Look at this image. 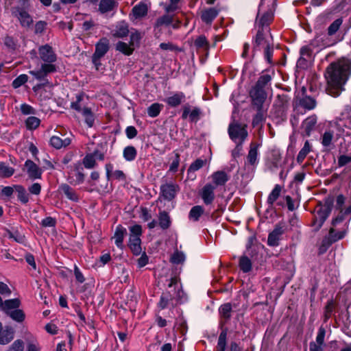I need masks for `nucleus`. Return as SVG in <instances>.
<instances>
[{
    "mask_svg": "<svg viewBox=\"0 0 351 351\" xmlns=\"http://www.w3.org/2000/svg\"><path fill=\"white\" fill-rule=\"evenodd\" d=\"M226 339H227V330H223L219 334L217 346V351H226Z\"/></svg>",
    "mask_w": 351,
    "mask_h": 351,
    "instance_id": "45",
    "label": "nucleus"
},
{
    "mask_svg": "<svg viewBox=\"0 0 351 351\" xmlns=\"http://www.w3.org/2000/svg\"><path fill=\"white\" fill-rule=\"evenodd\" d=\"M82 114L84 117L85 123L88 128H92L95 122V115L91 109L88 107H83Z\"/></svg>",
    "mask_w": 351,
    "mask_h": 351,
    "instance_id": "35",
    "label": "nucleus"
},
{
    "mask_svg": "<svg viewBox=\"0 0 351 351\" xmlns=\"http://www.w3.org/2000/svg\"><path fill=\"white\" fill-rule=\"evenodd\" d=\"M28 76L26 74H21L19 75L16 78H15L12 83V86L14 88H18L21 87L22 85L25 84L28 81Z\"/></svg>",
    "mask_w": 351,
    "mask_h": 351,
    "instance_id": "53",
    "label": "nucleus"
},
{
    "mask_svg": "<svg viewBox=\"0 0 351 351\" xmlns=\"http://www.w3.org/2000/svg\"><path fill=\"white\" fill-rule=\"evenodd\" d=\"M83 99V95H77L76 96V101L71 102V108L79 112L82 113V110L83 109L81 101Z\"/></svg>",
    "mask_w": 351,
    "mask_h": 351,
    "instance_id": "58",
    "label": "nucleus"
},
{
    "mask_svg": "<svg viewBox=\"0 0 351 351\" xmlns=\"http://www.w3.org/2000/svg\"><path fill=\"white\" fill-rule=\"evenodd\" d=\"M60 190L61 192H62L64 193V195L69 200H71L73 202H78V200H79V195H78V194L69 185H68L66 184H62L60 186Z\"/></svg>",
    "mask_w": 351,
    "mask_h": 351,
    "instance_id": "28",
    "label": "nucleus"
},
{
    "mask_svg": "<svg viewBox=\"0 0 351 351\" xmlns=\"http://www.w3.org/2000/svg\"><path fill=\"white\" fill-rule=\"evenodd\" d=\"M326 330L323 327L318 330L315 341H311L309 343V351H324V338Z\"/></svg>",
    "mask_w": 351,
    "mask_h": 351,
    "instance_id": "12",
    "label": "nucleus"
},
{
    "mask_svg": "<svg viewBox=\"0 0 351 351\" xmlns=\"http://www.w3.org/2000/svg\"><path fill=\"white\" fill-rule=\"evenodd\" d=\"M239 267L243 272H249L252 269V262L247 256H242L239 260Z\"/></svg>",
    "mask_w": 351,
    "mask_h": 351,
    "instance_id": "50",
    "label": "nucleus"
},
{
    "mask_svg": "<svg viewBox=\"0 0 351 351\" xmlns=\"http://www.w3.org/2000/svg\"><path fill=\"white\" fill-rule=\"evenodd\" d=\"M274 19V12L272 10H269L267 12H265L259 19L258 21H257V24L258 25L259 29L264 30L265 28L267 30V27L269 25V23L273 21Z\"/></svg>",
    "mask_w": 351,
    "mask_h": 351,
    "instance_id": "25",
    "label": "nucleus"
},
{
    "mask_svg": "<svg viewBox=\"0 0 351 351\" xmlns=\"http://www.w3.org/2000/svg\"><path fill=\"white\" fill-rule=\"evenodd\" d=\"M20 109L22 114L25 115L35 114L36 112V110L32 106L27 104H21Z\"/></svg>",
    "mask_w": 351,
    "mask_h": 351,
    "instance_id": "61",
    "label": "nucleus"
},
{
    "mask_svg": "<svg viewBox=\"0 0 351 351\" xmlns=\"http://www.w3.org/2000/svg\"><path fill=\"white\" fill-rule=\"evenodd\" d=\"M298 104L306 110H313L316 106L315 100L308 96H305L299 99Z\"/></svg>",
    "mask_w": 351,
    "mask_h": 351,
    "instance_id": "39",
    "label": "nucleus"
},
{
    "mask_svg": "<svg viewBox=\"0 0 351 351\" xmlns=\"http://www.w3.org/2000/svg\"><path fill=\"white\" fill-rule=\"evenodd\" d=\"M14 173V169L12 167L4 162L0 163V176L4 178H9Z\"/></svg>",
    "mask_w": 351,
    "mask_h": 351,
    "instance_id": "48",
    "label": "nucleus"
},
{
    "mask_svg": "<svg viewBox=\"0 0 351 351\" xmlns=\"http://www.w3.org/2000/svg\"><path fill=\"white\" fill-rule=\"evenodd\" d=\"M257 112L253 118L252 124L254 126L258 125L262 123L265 119V112L263 108V106L260 108H256Z\"/></svg>",
    "mask_w": 351,
    "mask_h": 351,
    "instance_id": "52",
    "label": "nucleus"
},
{
    "mask_svg": "<svg viewBox=\"0 0 351 351\" xmlns=\"http://www.w3.org/2000/svg\"><path fill=\"white\" fill-rule=\"evenodd\" d=\"M317 116L313 114L307 117L302 123V129L307 136H309L312 131L315 129L317 123Z\"/></svg>",
    "mask_w": 351,
    "mask_h": 351,
    "instance_id": "24",
    "label": "nucleus"
},
{
    "mask_svg": "<svg viewBox=\"0 0 351 351\" xmlns=\"http://www.w3.org/2000/svg\"><path fill=\"white\" fill-rule=\"evenodd\" d=\"M109 49V41L106 38H101L95 45V51L93 56V62L97 66L99 61Z\"/></svg>",
    "mask_w": 351,
    "mask_h": 351,
    "instance_id": "9",
    "label": "nucleus"
},
{
    "mask_svg": "<svg viewBox=\"0 0 351 351\" xmlns=\"http://www.w3.org/2000/svg\"><path fill=\"white\" fill-rule=\"evenodd\" d=\"M23 342L21 340H16L8 351H23Z\"/></svg>",
    "mask_w": 351,
    "mask_h": 351,
    "instance_id": "64",
    "label": "nucleus"
},
{
    "mask_svg": "<svg viewBox=\"0 0 351 351\" xmlns=\"http://www.w3.org/2000/svg\"><path fill=\"white\" fill-rule=\"evenodd\" d=\"M82 163L84 167L86 169H93L97 165L95 156L94 155H92V154L86 155L85 157L83 158Z\"/></svg>",
    "mask_w": 351,
    "mask_h": 351,
    "instance_id": "51",
    "label": "nucleus"
},
{
    "mask_svg": "<svg viewBox=\"0 0 351 351\" xmlns=\"http://www.w3.org/2000/svg\"><path fill=\"white\" fill-rule=\"evenodd\" d=\"M162 107V104L158 103L152 104L147 108V114L149 117L152 118L157 117L160 114Z\"/></svg>",
    "mask_w": 351,
    "mask_h": 351,
    "instance_id": "47",
    "label": "nucleus"
},
{
    "mask_svg": "<svg viewBox=\"0 0 351 351\" xmlns=\"http://www.w3.org/2000/svg\"><path fill=\"white\" fill-rule=\"evenodd\" d=\"M312 150V146L308 142V141H306L303 147L299 152L297 156V162L299 164H302L305 158Z\"/></svg>",
    "mask_w": 351,
    "mask_h": 351,
    "instance_id": "36",
    "label": "nucleus"
},
{
    "mask_svg": "<svg viewBox=\"0 0 351 351\" xmlns=\"http://www.w3.org/2000/svg\"><path fill=\"white\" fill-rule=\"evenodd\" d=\"M137 156V151L134 146L125 147L123 151V156L126 161L131 162L135 160Z\"/></svg>",
    "mask_w": 351,
    "mask_h": 351,
    "instance_id": "38",
    "label": "nucleus"
},
{
    "mask_svg": "<svg viewBox=\"0 0 351 351\" xmlns=\"http://www.w3.org/2000/svg\"><path fill=\"white\" fill-rule=\"evenodd\" d=\"M15 16L20 21L22 27H29L32 25L33 19L27 11L22 9H19L16 11Z\"/></svg>",
    "mask_w": 351,
    "mask_h": 351,
    "instance_id": "22",
    "label": "nucleus"
},
{
    "mask_svg": "<svg viewBox=\"0 0 351 351\" xmlns=\"http://www.w3.org/2000/svg\"><path fill=\"white\" fill-rule=\"evenodd\" d=\"M330 208L328 206H323L320 208L315 216L312 226L314 227L315 231L319 230L330 213Z\"/></svg>",
    "mask_w": 351,
    "mask_h": 351,
    "instance_id": "11",
    "label": "nucleus"
},
{
    "mask_svg": "<svg viewBox=\"0 0 351 351\" xmlns=\"http://www.w3.org/2000/svg\"><path fill=\"white\" fill-rule=\"evenodd\" d=\"M172 21H173L172 16L165 14L157 19L156 25L157 26H161L163 25H170L172 23Z\"/></svg>",
    "mask_w": 351,
    "mask_h": 351,
    "instance_id": "60",
    "label": "nucleus"
},
{
    "mask_svg": "<svg viewBox=\"0 0 351 351\" xmlns=\"http://www.w3.org/2000/svg\"><path fill=\"white\" fill-rule=\"evenodd\" d=\"M14 338V330L12 328H6L2 330V324L0 322V343L7 344Z\"/></svg>",
    "mask_w": 351,
    "mask_h": 351,
    "instance_id": "29",
    "label": "nucleus"
},
{
    "mask_svg": "<svg viewBox=\"0 0 351 351\" xmlns=\"http://www.w3.org/2000/svg\"><path fill=\"white\" fill-rule=\"evenodd\" d=\"M142 234V228L140 225L136 224L130 228L129 247L134 255H139L141 253V240L140 237Z\"/></svg>",
    "mask_w": 351,
    "mask_h": 351,
    "instance_id": "6",
    "label": "nucleus"
},
{
    "mask_svg": "<svg viewBox=\"0 0 351 351\" xmlns=\"http://www.w3.org/2000/svg\"><path fill=\"white\" fill-rule=\"evenodd\" d=\"M67 172V180L74 186L82 184L84 180V168L80 162L71 165Z\"/></svg>",
    "mask_w": 351,
    "mask_h": 351,
    "instance_id": "7",
    "label": "nucleus"
},
{
    "mask_svg": "<svg viewBox=\"0 0 351 351\" xmlns=\"http://www.w3.org/2000/svg\"><path fill=\"white\" fill-rule=\"evenodd\" d=\"M232 306L230 303H226L219 308V313L223 319L228 320L231 317Z\"/></svg>",
    "mask_w": 351,
    "mask_h": 351,
    "instance_id": "49",
    "label": "nucleus"
},
{
    "mask_svg": "<svg viewBox=\"0 0 351 351\" xmlns=\"http://www.w3.org/2000/svg\"><path fill=\"white\" fill-rule=\"evenodd\" d=\"M215 187L211 184H206L200 191V196L206 205L211 204L215 199Z\"/></svg>",
    "mask_w": 351,
    "mask_h": 351,
    "instance_id": "15",
    "label": "nucleus"
},
{
    "mask_svg": "<svg viewBox=\"0 0 351 351\" xmlns=\"http://www.w3.org/2000/svg\"><path fill=\"white\" fill-rule=\"evenodd\" d=\"M130 43L128 45L125 43L119 41L116 45V49L125 55L130 56L132 53L134 48L132 47Z\"/></svg>",
    "mask_w": 351,
    "mask_h": 351,
    "instance_id": "43",
    "label": "nucleus"
},
{
    "mask_svg": "<svg viewBox=\"0 0 351 351\" xmlns=\"http://www.w3.org/2000/svg\"><path fill=\"white\" fill-rule=\"evenodd\" d=\"M282 187L279 184L275 185L274 188L271 191V192L269 193L267 202V204L271 206H273L274 203L278 199V198L280 195Z\"/></svg>",
    "mask_w": 351,
    "mask_h": 351,
    "instance_id": "40",
    "label": "nucleus"
},
{
    "mask_svg": "<svg viewBox=\"0 0 351 351\" xmlns=\"http://www.w3.org/2000/svg\"><path fill=\"white\" fill-rule=\"evenodd\" d=\"M258 145L252 143L250 149L247 154V160L249 164L254 165L258 162Z\"/></svg>",
    "mask_w": 351,
    "mask_h": 351,
    "instance_id": "34",
    "label": "nucleus"
},
{
    "mask_svg": "<svg viewBox=\"0 0 351 351\" xmlns=\"http://www.w3.org/2000/svg\"><path fill=\"white\" fill-rule=\"evenodd\" d=\"M178 190V186L174 183H167L162 184L160 186L161 195L164 199L169 201L175 197Z\"/></svg>",
    "mask_w": 351,
    "mask_h": 351,
    "instance_id": "14",
    "label": "nucleus"
},
{
    "mask_svg": "<svg viewBox=\"0 0 351 351\" xmlns=\"http://www.w3.org/2000/svg\"><path fill=\"white\" fill-rule=\"evenodd\" d=\"M284 233V229L282 226H276L274 230L269 234L267 239V243L269 246H277L279 244V241L281 236Z\"/></svg>",
    "mask_w": 351,
    "mask_h": 351,
    "instance_id": "20",
    "label": "nucleus"
},
{
    "mask_svg": "<svg viewBox=\"0 0 351 351\" xmlns=\"http://www.w3.org/2000/svg\"><path fill=\"white\" fill-rule=\"evenodd\" d=\"M129 28L128 25L125 21L119 22L115 29L112 31V35L117 38H123L128 35Z\"/></svg>",
    "mask_w": 351,
    "mask_h": 351,
    "instance_id": "26",
    "label": "nucleus"
},
{
    "mask_svg": "<svg viewBox=\"0 0 351 351\" xmlns=\"http://www.w3.org/2000/svg\"><path fill=\"white\" fill-rule=\"evenodd\" d=\"M25 126L27 130H36L40 124V120L38 117L32 116L25 120Z\"/></svg>",
    "mask_w": 351,
    "mask_h": 351,
    "instance_id": "46",
    "label": "nucleus"
},
{
    "mask_svg": "<svg viewBox=\"0 0 351 351\" xmlns=\"http://www.w3.org/2000/svg\"><path fill=\"white\" fill-rule=\"evenodd\" d=\"M106 175L108 180H117L119 181H125L126 176L121 170L113 171V165L107 163L105 165Z\"/></svg>",
    "mask_w": 351,
    "mask_h": 351,
    "instance_id": "16",
    "label": "nucleus"
},
{
    "mask_svg": "<svg viewBox=\"0 0 351 351\" xmlns=\"http://www.w3.org/2000/svg\"><path fill=\"white\" fill-rule=\"evenodd\" d=\"M117 6L114 0H101L99 5V10L101 13L105 14L112 11Z\"/></svg>",
    "mask_w": 351,
    "mask_h": 351,
    "instance_id": "33",
    "label": "nucleus"
},
{
    "mask_svg": "<svg viewBox=\"0 0 351 351\" xmlns=\"http://www.w3.org/2000/svg\"><path fill=\"white\" fill-rule=\"evenodd\" d=\"M158 224L162 230L168 229L171 224L169 215L165 210L160 211L158 215Z\"/></svg>",
    "mask_w": 351,
    "mask_h": 351,
    "instance_id": "32",
    "label": "nucleus"
},
{
    "mask_svg": "<svg viewBox=\"0 0 351 351\" xmlns=\"http://www.w3.org/2000/svg\"><path fill=\"white\" fill-rule=\"evenodd\" d=\"M14 187L17 193V197L19 200L23 204L27 203L29 201V195L27 193L25 189L21 185H14Z\"/></svg>",
    "mask_w": 351,
    "mask_h": 351,
    "instance_id": "41",
    "label": "nucleus"
},
{
    "mask_svg": "<svg viewBox=\"0 0 351 351\" xmlns=\"http://www.w3.org/2000/svg\"><path fill=\"white\" fill-rule=\"evenodd\" d=\"M25 167L31 179L35 180L41 178L42 169L33 161L27 160L25 162Z\"/></svg>",
    "mask_w": 351,
    "mask_h": 351,
    "instance_id": "19",
    "label": "nucleus"
},
{
    "mask_svg": "<svg viewBox=\"0 0 351 351\" xmlns=\"http://www.w3.org/2000/svg\"><path fill=\"white\" fill-rule=\"evenodd\" d=\"M221 8L218 7L204 8L201 11L200 17L206 24H211L218 16Z\"/></svg>",
    "mask_w": 351,
    "mask_h": 351,
    "instance_id": "13",
    "label": "nucleus"
},
{
    "mask_svg": "<svg viewBox=\"0 0 351 351\" xmlns=\"http://www.w3.org/2000/svg\"><path fill=\"white\" fill-rule=\"evenodd\" d=\"M147 6L144 3H139L132 8V13L136 19L141 18L147 13Z\"/></svg>",
    "mask_w": 351,
    "mask_h": 351,
    "instance_id": "37",
    "label": "nucleus"
},
{
    "mask_svg": "<svg viewBox=\"0 0 351 351\" xmlns=\"http://www.w3.org/2000/svg\"><path fill=\"white\" fill-rule=\"evenodd\" d=\"M313 45V43H312L308 45L303 46L300 49V58L298 61V64H302L304 62L311 60L312 59Z\"/></svg>",
    "mask_w": 351,
    "mask_h": 351,
    "instance_id": "27",
    "label": "nucleus"
},
{
    "mask_svg": "<svg viewBox=\"0 0 351 351\" xmlns=\"http://www.w3.org/2000/svg\"><path fill=\"white\" fill-rule=\"evenodd\" d=\"M265 58L269 64L272 63V57L274 53V43L272 45L267 44V47L263 48Z\"/></svg>",
    "mask_w": 351,
    "mask_h": 351,
    "instance_id": "56",
    "label": "nucleus"
},
{
    "mask_svg": "<svg viewBox=\"0 0 351 351\" xmlns=\"http://www.w3.org/2000/svg\"><path fill=\"white\" fill-rule=\"evenodd\" d=\"M205 164V160L197 159L189 167V171H196L201 169Z\"/></svg>",
    "mask_w": 351,
    "mask_h": 351,
    "instance_id": "62",
    "label": "nucleus"
},
{
    "mask_svg": "<svg viewBox=\"0 0 351 351\" xmlns=\"http://www.w3.org/2000/svg\"><path fill=\"white\" fill-rule=\"evenodd\" d=\"M185 258V254L182 252L176 250L172 254L171 257V261L173 264H180L184 262Z\"/></svg>",
    "mask_w": 351,
    "mask_h": 351,
    "instance_id": "54",
    "label": "nucleus"
},
{
    "mask_svg": "<svg viewBox=\"0 0 351 351\" xmlns=\"http://www.w3.org/2000/svg\"><path fill=\"white\" fill-rule=\"evenodd\" d=\"M40 58L44 62L40 69L30 71L29 74L38 80H44L49 73H55L57 71L56 66L53 64L57 60V56L53 49L49 45L40 46L38 48Z\"/></svg>",
    "mask_w": 351,
    "mask_h": 351,
    "instance_id": "3",
    "label": "nucleus"
},
{
    "mask_svg": "<svg viewBox=\"0 0 351 351\" xmlns=\"http://www.w3.org/2000/svg\"><path fill=\"white\" fill-rule=\"evenodd\" d=\"M351 126V118L348 112H343L337 121V127L342 130V133L346 135L350 134Z\"/></svg>",
    "mask_w": 351,
    "mask_h": 351,
    "instance_id": "18",
    "label": "nucleus"
},
{
    "mask_svg": "<svg viewBox=\"0 0 351 351\" xmlns=\"http://www.w3.org/2000/svg\"><path fill=\"white\" fill-rule=\"evenodd\" d=\"M332 138L333 133L330 131H326L322 136V144L324 147H328L331 144Z\"/></svg>",
    "mask_w": 351,
    "mask_h": 351,
    "instance_id": "57",
    "label": "nucleus"
},
{
    "mask_svg": "<svg viewBox=\"0 0 351 351\" xmlns=\"http://www.w3.org/2000/svg\"><path fill=\"white\" fill-rule=\"evenodd\" d=\"M350 69V62L345 60L331 63L327 67L324 77L327 83L326 91L328 95L335 97L344 90Z\"/></svg>",
    "mask_w": 351,
    "mask_h": 351,
    "instance_id": "1",
    "label": "nucleus"
},
{
    "mask_svg": "<svg viewBox=\"0 0 351 351\" xmlns=\"http://www.w3.org/2000/svg\"><path fill=\"white\" fill-rule=\"evenodd\" d=\"M71 141L69 138L62 139L58 136H53L50 138V145L56 149L66 147L71 144Z\"/></svg>",
    "mask_w": 351,
    "mask_h": 351,
    "instance_id": "31",
    "label": "nucleus"
},
{
    "mask_svg": "<svg viewBox=\"0 0 351 351\" xmlns=\"http://www.w3.org/2000/svg\"><path fill=\"white\" fill-rule=\"evenodd\" d=\"M267 32L268 34L265 35L264 30L258 29L254 40V49H261V48L263 49L266 47L267 44L272 45L273 39L271 34L269 33V29H268Z\"/></svg>",
    "mask_w": 351,
    "mask_h": 351,
    "instance_id": "10",
    "label": "nucleus"
},
{
    "mask_svg": "<svg viewBox=\"0 0 351 351\" xmlns=\"http://www.w3.org/2000/svg\"><path fill=\"white\" fill-rule=\"evenodd\" d=\"M7 315L9 316L12 320L19 323L23 322L25 318V315L23 311L19 309V308L10 311V313Z\"/></svg>",
    "mask_w": 351,
    "mask_h": 351,
    "instance_id": "42",
    "label": "nucleus"
},
{
    "mask_svg": "<svg viewBox=\"0 0 351 351\" xmlns=\"http://www.w3.org/2000/svg\"><path fill=\"white\" fill-rule=\"evenodd\" d=\"M174 283L175 280L171 279L169 285V288L173 287V293L171 291H168L162 293L158 304L160 308L165 309L166 308L174 307L178 303L182 302L181 294L183 293L179 288H176V287L174 286Z\"/></svg>",
    "mask_w": 351,
    "mask_h": 351,
    "instance_id": "5",
    "label": "nucleus"
},
{
    "mask_svg": "<svg viewBox=\"0 0 351 351\" xmlns=\"http://www.w3.org/2000/svg\"><path fill=\"white\" fill-rule=\"evenodd\" d=\"M228 134L232 141L240 145L243 143L247 136L245 127L238 123H232L229 125Z\"/></svg>",
    "mask_w": 351,
    "mask_h": 351,
    "instance_id": "8",
    "label": "nucleus"
},
{
    "mask_svg": "<svg viewBox=\"0 0 351 351\" xmlns=\"http://www.w3.org/2000/svg\"><path fill=\"white\" fill-rule=\"evenodd\" d=\"M351 219V205L345 209L339 210L337 217L332 220V228L330 229L328 238L323 240V244L329 246L333 242L341 239L348 230Z\"/></svg>",
    "mask_w": 351,
    "mask_h": 351,
    "instance_id": "2",
    "label": "nucleus"
},
{
    "mask_svg": "<svg viewBox=\"0 0 351 351\" xmlns=\"http://www.w3.org/2000/svg\"><path fill=\"white\" fill-rule=\"evenodd\" d=\"M342 24V19H337L335 21H333L330 25L328 28V34L329 36H332L335 34L338 29H339L340 26Z\"/></svg>",
    "mask_w": 351,
    "mask_h": 351,
    "instance_id": "55",
    "label": "nucleus"
},
{
    "mask_svg": "<svg viewBox=\"0 0 351 351\" xmlns=\"http://www.w3.org/2000/svg\"><path fill=\"white\" fill-rule=\"evenodd\" d=\"M185 99V94L183 92L177 91L171 93L170 96L165 99V101L169 106L176 108L184 102Z\"/></svg>",
    "mask_w": 351,
    "mask_h": 351,
    "instance_id": "17",
    "label": "nucleus"
},
{
    "mask_svg": "<svg viewBox=\"0 0 351 351\" xmlns=\"http://www.w3.org/2000/svg\"><path fill=\"white\" fill-rule=\"evenodd\" d=\"M211 178L215 186H223L230 180V176L223 171L214 172Z\"/></svg>",
    "mask_w": 351,
    "mask_h": 351,
    "instance_id": "23",
    "label": "nucleus"
},
{
    "mask_svg": "<svg viewBox=\"0 0 351 351\" xmlns=\"http://www.w3.org/2000/svg\"><path fill=\"white\" fill-rule=\"evenodd\" d=\"M20 304L21 302L19 299L7 300L4 302L1 300V302H0V308L6 315H8L10 311L19 308Z\"/></svg>",
    "mask_w": 351,
    "mask_h": 351,
    "instance_id": "21",
    "label": "nucleus"
},
{
    "mask_svg": "<svg viewBox=\"0 0 351 351\" xmlns=\"http://www.w3.org/2000/svg\"><path fill=\"white\" fill-rule=\"evenodd\" d=\"M195 45L197 48H208V43L204 36L197 37L195 40Z\"/></svg>",
    "mask_w": 351,
    "mask_h": 351,
    "instance_id": "59",
    "label": "nucleus"
},
{
    "mask_svg": "<svg viewBox=\"0 0 351 351\" xmlns=\"http://www.w3.org/2000/svg\"><path fill=\"white\" fill-rule=\"evenodd\" d=\"M47 23L43 21H39L35 24L34 32L36 34H40L44 32L47 27Z\"/></svg>",
    "mask_w": 351,
    "mask_h": 351,
    "instance_id": "63",
    "label": "nucleus"
},
{
    "mask_svg": "<svg viewBox=\"0 0 351 351\" xmlns=\"http://www.w3.org/2000/svg\"><path fill=\"white\" fill-rule=\"evenodd\" d=\"M271 77L268 74L261 75L255 86L250 90V96L252 99V105L256 108L262 106L267 98L265 86L271 82Z\"/></svg>",
    "mask_w": 351,
    "mask_h": 351,
    "instance_id": "4",
    "label": "nucleus"
},
{
    "mask_svg": "<svg viewBox=\"0 0 351 351\" xmlns=\"http://www.w3.org/2000/svg\"><path fill=\"white\" fill-rule=\"evenodd\" d=\"M127 234L126 228L121 225H119L115 230L114 239L116 245L119 247H123V242L125 236Z\"/></svg>",
    "mask_w": 351,
    "mask_h": 351,
    "instance_id": "30",
    "label": "nucleus"
},
{
    "mask_svg": "<svg viewBox=\"0 0 351 351\" xmlns=\"http://www.w3.org/2000/svg\"><path fill=\"white\" fill-rule=\"evenodd\" d=\"M204 213V208L202 206H195L192 207L189 212V217L194 221L199 220Z\"/></svg>",
    "mask_w": 351,
    "mask_h": 351,
    "instance_id": "44",
    "label": "nucleus"
}]
</instances>
